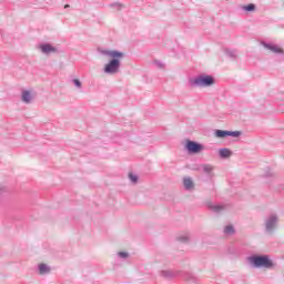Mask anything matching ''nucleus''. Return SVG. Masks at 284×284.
I'll use <instances>...</instances> for the list:
<instances>
[{"label": "nucleus", "instance_id": "obj_12", "mask_svg": "<svg viewBox=\"0 0 284 284\" xmlns=\"http://www.w3.org/2000/svg\"><path fill=\"white\" fill-rule=\"evenodd\" d=\"M183 185L184 190H193L194 189V182L192 181V178H184L183 179Z\"/></svg>", "mask_w": 284, "mask_h": 284}, {"label": "nucleus", "instance_id": "obj_7", "mask_svg": "<svg viewBox=\"0 0 284 284\" xmlns=\"http://www.w3.org/2000/svg\"><path fill=\"white\" fill-rule=\"evenodd\" d=\"M39 49L41 50L42 54H58L59 49L57 47H53L50 43H41L39 45Z\"/></svg>", "mask_w": 284, "mask_h": 284}, {"label": "nucleus", "instance_id": "obj_18", "mask_svg": "<svg viewBox=\"0 0 284 284\" xmlns=\"http://www.w3.org/2000/svg\"><path fill=\"white\" fill-rule=\"evenodd\" d=\"M225 53H226V57H230V59H236L237 57L236 50H226Z\"/></svg>", "mask_w": 284, "mask_h": 284}, {"label": "nucleus", "instance_id": "obj_5", "mask_svg": "<svg viewBox=\"0 0 284 284\" xmlns=\"http://www.w3.org/2000/svg\"><path fill=\"white\" fill-rule=\"evenodd\" d=\"M276 223H278V216L276 214L268 215L265 220V232L272 234L276 227Z\"/></svg>", "mask_w": 284, "mask_h": 284}, {"label": "nucleus", "instance_id": "obj_8", "mask_svg": "<svg viewBox=\"0 0 284 284\" xmlns=\"http://www.w3.org/2000/svg\"><path fill=\"white\" fill-rule=\"evenodd\" d=\"M262 45L270 50L271 52H274V54H283V49L278 48L276 44L262 42Z\"/></svg>", "mask_w": 284, "mask_h": 284}, {"label": "nucleus", "instance_id": "obj_19", "mask_svg": "<svg viewBox=\"0 0 284 284\" xmlns=\"http://www.w3.org/2000/svg\"><path fill=\"white\" fill-rule=\"evenodd\" d=\"M224 234L232 235L234 234V226L227 225L224 227Z\"/></svg>", "mask_w": 284, "mask_h": 284}, {"label": "nucleus", "instance_id": "obj_22", "mask_svg": "<svg viewBox=\"0 0 284 284\" xmlns=\"http://www.w3.org/2000/svg\"><path fill=\"white\" fill-rule=\"evenodd\" d=\"M118 256H119V258H128L130 256V253H128V252H119Z\"/></svg>", "mask_w": 284, "mask_h": 284}, {"label": "nucleus", "instance_id": "obj_16", "mask_svg": "<svg viewBox=\"0 0 284 284\" xmlns=\"http://www.w3.org/2000/svg\"><path fill=\"white\" fill-rule=\"evenodd\" d=\"M243 10H245V12H254V10H256V4L250 3L247 6H244Z\"/></svg>", "mask_w": 284, "mask_h": 284}, {"label": "nucleus", "instance_id": "obj_17", "mask_svg": "<svg viewBox=\"0 0 284 284\" xmlns=\"http://www.w3.org/2000/svg\"><path fill=\"white\" fill-rule=\"evenodd\" d=\"M178 241H180V243H190V235L189 234H184L178 237Z\"/></svg>", "mask_w": 284, "mask_h": 284}, {"label": "nucleus", "instance_id": "obj_24", "mask_svg": "<svg viewBox=\"0 0 284 284\" xmlns=\"http://www.w3.org/2000/svg\"><path fill=\"white\" fill-rule=\"evenodd\" d=\"M111 8H118V10H121L123 8V4L115 2L111 4Z\"/></svg>", "mask_w": 284, "mask_h": 284}, {"label": "nucleus", "instance_id": "obj_26", "mask_svg": "<svg viewBox=\"0 0 284 284\" xmlns=\"http://www.w3.org/2000/svg\"><path fill=\"white\" fill-rule=\"evenodd\" d=\"M265 176H272V173H271V172H268V173H266V174H265Z\"/></svg>", "mask_w": 284, "mask_h": 284}, {"label": "nucleus", "instance_id": "obj_15", "mask_svg": "<svg viewBox=\"0 0 284 284\" xmlns=\"http://www.w3.org/2000/svg\"><path fill=\"white\" fill-rule=\"evenodd\" d=\"M209 207L212 210V212H215V214H219V213L223 212V210H225V207L223 205L210 204Z\"/></svg>", "mask_w": 284, "mask_h": 284}, {"label": "nucleus", "instance_id": "obj_27", "mask_svg": "<svg viewBox=\"0 0 284 284\" xmlns=\"http://www.w3.org/2000/svg\"><path fill=\"white\" fill-rule=\"evenodd\" d=\"M64 8H65V9H67V8H70V4H65Z\"/></svg>", "mask_w": 284, "mask_h": 284}, {"label": "nucleus", "instance_id": "obj_2", "mask_svg": "<svg viewBox=\"0 0 284 284\" xmlns=\"http://www.w3.org/2000/svg\"><path fill=\"white\" fill-rule=\"evenodd\" d=\"M247 262L256 268L272 270L274 267V262L270 258V255H251L247 257Z\"/></svg>", "mask_w": 284, "mask_h": 284}, {"label": "nucleus", "instance_id": "obj_20", "mask_svg": "<svg viewBox=\"0 0 284 284\" xmlns=\"http://www.w3.org/2000/svg\"><path fill=\"white\" fill-rule=\"evenodd\" d=\"M241 131H229V136H232L233 139H239L241 136Z\"/></svg>", "mask_w": 284, "mask_h": 284}, {"label": "nucleus", "instance_id": "obj_6", "mask_svg": "<svg viewBox=\"0 0 284 284\" xmlns=\"http://www.w3.org/2000/svg\"><path fill=\"white\" fill-rule=\"evenodd\" d=\"M185 150L189 152V154H199L203 150V144L187 140L185 144Z\"/></svg>", "mask_w": 284, "mask_h": 284}, {"label": "nucleus", "instance_id": "obj_3", "mask_svg": "<svg viewBox=\"0 0 284 284\" xmlns=\"http://www.w3.org/2000/svg\"><path fill=\"white\" fill-rule=\"evenodd\" d=\"M215 80L212 75L200 74L189 79V88H210L214 85Z\"/></svg>", "mask_w": 284, "mask_h": 284}, {"label": "nucleus", "instance_id": "obj_10", "mask_svg": "<svg viewBox=\"0 0 284 284\" xmlns=\"http://www.w3.org/2000/svg\"><path fill=\"white\" fill-rule=\"evenodd\" d=\"M21 99L23 103H32V93L28 90H22Z\"/></svg>", "mask_w": 284, "mask_h": 284}, {"label": "nucleus", "instance_id": "obj_9", "mask_svg": "<svg viewBox=\"0 0 284 284\" xmlns=\"http://www.w3.org/2000/svg\"><path fill=\"white\" fill-rule=\"evenodd\" d=\"M52 268H50V266H48V264H39L38 265V272L41 276L45 275V274H50Z\"/></svg>", "mask_w": 284, "mask_h": 284}, {"label": "nucleus", "instance_id": "obj_13", "mask_svg": "<svg viewBox=\"0 0 284 284\" xmlns=\"http://www.w3.org/2000/svg\"><path fill=\"white\" fill-rule=\"evenodd\" d=\"M201 169H202V172H204V174H207V176H212V172L214 171V166H212L210 164H202Z\"/></svg>", "mask_w": 284, "mask_h": 284}, {"label": "nucleus", "instance_id": "obj_23", "mask_svg": "<svg viewBox=\"0 0 284 284\" xmlns=\"http://www.w3.org/2000/svg\"><path fill=\"white\" fill-rule=\"evenodd\" d=\"M129 179H130V181H132V183H136V181H139V176H136L132 173L129 174Z\"/></svg>", "mask_w": 284, "mask_h": 284}, {"label": "nucleus", "instance_id": "obj_1", "mask_svg": "<svg viewBox=\"0 0 284 284\" xmlns=\"http://www.w3.org/2000/svg\"><path fill=\"white\" fill-rule=\"evenodd\" d=\"M101 54L111 58L103 68L104 74H119V70H121V59L125 57V53L118 50H102Z\"/></svg>", "mask_w": 284, "mask_h": 284}, {"label": "nucleus", "instance_id": "obj_25", "mask_svg": "<svg viewBox=\"0 0 284 284\" xmlns=\"http://www.w3.org/2000/svg\"><path fill=\"white\" fill-rule=\"evenodd\" d=\"M159 68H163V63L158 62Z\"/></svg>", "mask_w": 284, "mask_h": 284}, {"label": "nucleus", "instance_id": "obj_14", "mask_svg": "<svg viewBox=\"0 0 284 284\" xmlns=\"http://www.w3.org/2000/svg\"><path fill=\"white\" fill-rule=\"evenodd\" d=\"M216 139H226L229 136V131L225 130H215Z\"/></svg>", "mask_w": 284, "mask_h": 284}, {"label": "nucleus", "instance_id": "obj_4", "mask_svg": "<svg viewBox=\"0 0 284 284\" xmlns=\"http://www.w3.org/2000/svg\"><path fill=\"white\" fill-rule=\"evenodd\" d=\"M160 276L163 278H176V276H181V278H184L189 283H196V276L194 274L183 271L163 270L160 272Z\"/></svg>", "mask_w": 284, "mask_h": 284}, {"label": "nucleus", "instance_id": "obj_11", "mask_svg": "<svg viewBox=\"0 0 284 284\" xmlns=\"http://www.w3.org/2000/svg\"><path fill=\"white\" fill-rule=\"evenodd\" d=\"M220 159H230L232 156V151L230 149H220L219 150Z\"/></svg>", "mask_w": 284, "mask_h": 284}, {"label": "nucleus", "instance_id": "obj_21", "mask_svg": "<svg viewBox=\"0 0 284 284\" xmlns=\"http://www.w3.org/2000/svg\"><path fill=\"white\" fill-rule=\"evenodd\" d=\"M72 83H73V85H75V88H78V90H81V88H83V84L81 83V80H79V79H73Z\"/></svg>", "mask_w": 284, "mask_h": 284}]
</instances>
